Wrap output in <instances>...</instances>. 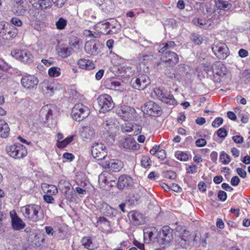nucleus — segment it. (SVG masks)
<instances>
[{"label":"nucleus","mask_w":250,"mask_h":250,"mask_svg":"<svg viewBox=\"0 0 250 250\" xmlns=\"http://www.w3.org/2000/svg\"><path fill=\"white\" fill-rule=\"evenodd\" d=\"M95 131L94 129L90 126H86L83 128L81 133V136L85 141H88L94 138Z\"/></svg>","instance_id":"obj_28"},{"label":"nucleus","mask_w":250,"mask_h":250,"mask_svg":"<svg viewBox=\"0 0 250 250\" xmlns=\"http://www.w3.org/2000/svg\"><path fill=\"white\" fill-rule=\"evenodd\" d=\"M215 4L218 9L225 11L231 7V4L225 0H215Z\"/></svg>","instance_id":"obj_36"},{"label":"nucleus","mask_w":250,"mask_h":250,"mask_svg":"<svg viewBox=\"0 0 250 250\" xmlns=\"http://www.w3.org/2000/svg\"><path fill=\"white\" fill-rule=\"evenodd\" d=\"M16 4H18L19 6H20L21 9L20 11H16V13L20 15H24L26 11V8H23V6L22 5L24 1L23 0H14Z\"/></svg>","instance_id":"obj_50"},{"label":"nucleus","mask_w":250,"mask_h":250,"mask_svg":"<svg viewBox=\"0 0 250 250\" xmlns=\"http://www.w3.org/2000/svg\"><path fill=\"white\" fill-rule=\"evenodd\" d=\"M165 177L169 179H175L176 177V174L173 171H167L165 173Z\"/></svg>","instance_id":"obj_64"},{"label":"nucleus","mask_w":250,"mask_h":250,"mask_svg":"<svg viewBox=\"0 0 250 250\" xmlns=\"http://www.w3.org/2000/svg\"><path fill=\"white\" fill-rule=\"evenodd\" d=\"M104 85L108 89L118 90L121 86V83L115 79H109L105 81Z\"/></svg>","instance_id":"obj_31"},{"label":"nucleus","mask_w":250,"mask_h":250,"mask_svg":"<svg viewBox=\"0 0 250 250\" xmlns=\"http://www.w3.org/2000/svg\"><path fill=\"white\" fill-rule=\"evenodd\" d=\"M157 234L155 228H146L144 230V239L146 243L154 241Z\"/></svg>","instance_id":"obj_24"},{"label":"nucleus","mask_w":250,"mask_h":250,"mask_svg":"<svg viewBox=\"0 0 250 250\" xmlns=\"http://www.w3.org/2000/svg\"><path fill=\"white\" fill-rule=\"evenodd\" d=\"M144 108L146 113L150 116H159L162 114L161 107L152 101L147 102L145 104Z\"/></svg>","instance_id":"obj_16"},{"label":"nucleus","mask_w":250,"mask_h":250,"mask_svg":"<svg viewBox=\"0 0 250 250\" xmlns=\"http://www.w3.org/2000/svg\"><path fill=\"white\" fill-rule=\"evenodd\" d=\"M151 96L153 97H156L157 99L167 104L174 105L176 103V101L172 94L159 88H155L151 93Z\"/></svg>","instance_id":"obj_9"},{"label":"nucleus","mask_w":250,"mask_h":250,"mask_svg":"<svg viewBox=\"0 0 250 250\" xmlns=\"http://www.w3.org/2000/svg\"><path fill=\"white\" fill-rule=\"evenodd\" d=\"M150 160L149 158L146 156H144L142 157L141 160V166L144 167L146 168L150 166Z\"/></svg>","instance_id":"obj_52"},{"label":"nucleus","mask_w":250,"mask_h":250,"mask_svg":"<svg viewBox=\"0 0 250 250\" xmlns=\"http://www.w3.org/2000/svg\"><path fill=\"white\" fill-rule=\"evenodd\" d=\"M10 128L7 123L0 120V136L2 138H6L9 134Z\"/></svg>","instance_id":"obj_34"},{"label":"nucleus","mask_w":250,"mask_h":250,"mask_svg":"<svg viewBox=\"0 0 250 250\" xmlns=\"http://www.w3.org/2000/svg\"><path fill=\"white\" fill-rule=\"evenodd\" d=\"M173 239V230L168 226H165L159 232V238H158V243L164 247L169 245V244Z\"/></svg>","instance_id":"obj_7"},{"label":"nucleus","mask_w":250,"mask_h":250,"mask_svg":"<svg viewBox=\"0 0 250 250\" xmlns=\"http://www.w3.org/2000/svg\"><path fill=\"white\" fill-rule=\"evenodd\" d=\"M72 50L70 47L61 46L58 48V53L61 57L65 58L71 54Z\"/></svg>","instance_id":"obj_38"},{"label":"nucleus","mask_w":250,"mask_h":250,"mask_svg":"<svg viewBox=\"0 0 250 250\" xmlns=\"http://www.w3.org/2000/svg\"><path fill=\"white\" fill-rule=\"evenodd\" d=\"M217 197L220 201L224 202L227 199V194L225 191L223 190H220L218 192Z\"/></svg>","instance_id":"obj_60"},{"label":"nucleus","mask_w":250,"mask_h":250,"mask_svg":"<svg viewBox=\"0 0 250 250\" xmlns=\"http://www.w3.org/2000/svg\"><path fill=\"white\" fill-rule=\"evenodd\" d=\"M114 185L117 186V188L120 190L126 189L132 187L133 184L132 178L127 175H122L119 178L117 182L113 181Z\"/></svg>","instance_id":"obj_15"},{"label":"nucleus","mask_w":250,"mask_h":250,"mask_svg":"<svg viewBox=\"0 0 250 250\" xmlns=\"http://www.w3.org/2000/svg\"><path fill=\"white\" fill-rule=\"evenodd\" d=\"M99 181H101L109 186L113 187L114 185H112L111 183L113 182V180L108 181L107 178L104 175V174H101L99 176Z\"/></svg>","instance_id":"obj_54"},{"label":"nucleus","mask_w":250,"mask_h":250,"mask_svg":"<svg viewBox=\"0 0 250 250\" xmlns=\"http://www.w3.org/2000/svg\"><path fill=\"white\" fill-rule=\"evenodd\" d=\"M120 145L125 149L132 150H138L140 148V145L131 137H126L121 140Z\"/></svg>","instance_id":"obj_20"},{"label":"nucleus","mask_w":250,"mask_h":250,"mask_svg":"<svg viewBox=\"0 0 250 250\" xmlns=\"http://www.w3.org/2000/svg\"><path fill=\"white\" fill-rule=\"evenodd\" d=\"M186 170L188 173L194 174L197 172V167L196 165L192 164L187 167Z\"/></svg>","instance_id":"obj_58"},{"label":"nucleus","mask_w":250,"mask_h":250,"mask_svg":"<svg viewBox=\"0 0 250 250\" xmlns=\"http://www.w3.org/2000/svg\"><path fill=\"white\" fill-rule=\"evenodd\" d=\"M223 123V119L221 117H217L216 118L212 123V126L213 127H218L220 126Z\"/></svg>","instance_id":"obj_56"},{"label":"nucleus","mask_w":250,"mask_h":250,"mask_svg":"<svg viewBox=\"0 0 250 250\" xmlns=\"http://www.w3.org/2000/svg\"><path fill=\"white\" fill-rule=\"evenodd\" d=\"M41 10V8L30 9L28 11L30 18L33 20L37 19Z\"/></svg>","instance_id":"obj_45"},{"label":"nucleus","mask_w":250,"mask_h":250,"mask_svg":"<svg viewBox=\"0 0 250 250\" xmlns=\"http://www.w3.org/2000/svg\"><path fill=\"white\" fill-rule=\"evenodd\" d=\"M42 90L47 96H51L54 92V83L45 80L42 83Z\"/></svg>","instance_id":"obj_30"},{"label":"nucleus","mask_w":250,"mask_h":250,"mask_svg":"<svg viewBox=\"0 0 250 250\" xmlns=\"http://www.w3.org/2000/svg\"><path fill=\"white\" fill-rule=\"evenodd\" d=\"M132 86L138 90H144L150 83L149 77L146 75H139L131 81Z\"/></svg>","instance_id":"obj_14"},{"label":"nucleus","mask_w":250,"mask_h":250,"mask_svg":"<svg viewBox=\"0 0 250 250\" xmlns=\"http://www.w3.org/2000/svg\"><path fill=\"white\" fill-rule=\"evenodd\" d=\"M58 186L60 188H62V189L65 188L67 190L70 189L71 184L68 181L64 179H61L59 182Z\"/></svg>","instance_id":"obj_47"},{"label":"nucleus","mask_w":250,"mask_h":250,"mask_svg":"<svg viewBox=\"0 0 250 250\" xmlns=\"http://www.w3.org/2000/svg\"><path fill=\"white\" fill-rule=\"evenodd\" d=\"M7 153L12 158L17 159H23L27 155L25 146L20 144H14L6 148Z\"/></svg>","instance_id":"obj_4"},{"label":"nucleus","mask_w":250,"mask_h":250,"mask_svg":"<svg viewBox=\"0 0 250 250\" xmlns=\"http://www.w3.org/2000/svg\"><path fill=\"white\" fill-rule=\"evenodd\" d=\"M212 50L214 55L219 59H226L229 55L228 47L223 42L214 43L212 47Z\"/></svg>","instance_id":"obj_13"},{"label":"nucleus","mask_w":250,"mask_h":250,"mask_svg":"<svg viewBox=\"0 0 250 250\" xmlns=\"http://www.w3.org/2000/svg\"><path fill=\"white\" fill-rule=\"evenodd\" d=\"M117 114L125 121L133 120L136 116L135 109L129 106L123 105L117 109Z\"/></svg>","instance_id":"obj_10"},{"label":"nucleus","mask_w":250,"mask_h":250,"mask_svg":"<svg viewBox=\"0 0 250 250\" xmlns=\"http://www.w3.org/2000/svg\"><path fill=\"white\" fill-rule=\"evenodd\" d=\"M91 154L97 160L104 159L107 155V149L102 143H94L91 148Z\"/></svg>","instance_id":"obj_11"},{"label":"nucleus","mask_w":250,"mask_h":250,"mask_svg":"<svg viewBox=\"0 0 250 250\" xmlns=\"http://www.w3.org/2000/svg\"><path fill=\"white\" fill-rule=\"evenodd\" d=\"M212 68L213 73L219 77L225 76L227 72L226 66L221 62H217L214 63Z\"/></svg>","instance_id":"obj_26"},{"label":"nucleus","mask_w":250,"mask_h":250,"mask_svg":"<svg viewBox=\"0 0 250 250\" xmlns=\"http://www.w3.org/2000/svg\"><path fill=\"white\" fill-rule=\"evenodd\" d=\"M189 158V155L184 152H179L177 154V158L181 161H187Z\"/></svg>","instance_id":"obj_51"},{"label":"nucleus","mask_w":250,"mask_h":250,"mask_svg":"<svg viewBox=\"0 0 250 250\" xmlns=\"http://www.w3.org/2000/svg\"><path fill=\"white\" fill-rule=\"evenodd\" d=\"M122 71L124 73V75L126 77H130L134 74V70L131 67L127 66L122 68Z\"/></svg>","instance_id":"obj_53"},{"label":"nucleus","mask_w":250,"mask_h":250,"mask_svg":"<svg viewBox=\"0 0 250 250\" xmlns=\"http://www.w3.org/2000/svg\"><path fill=\"white\" fill-rule=\"evenodd\" d=\"M48 74L51 77L55 78L59 77L61 74V69L58 67H51L48 69Z\"/></svg>","instance_id":"obj_40"},{"label":"nucleus","mask_w":250,"mask_h":250,"mask_svg":"<svg viewBox=\"0 0 250 250\" xmlns=\"http://www.w3.org/2000/svg\"><path fill=\"white\" fill-rule=\"evenodd\" d=\"M163 53L162 60L165 62H169L171 65H174L179 62V57L176 53L172 51H167Z\"/></svg>","instance_id":"obj_23"},{"label":"nucleus","mask_w":250,"mask_h":250,"mask_svg":"<svg viewBox=\"0 0 250 250\" xmlns=\"http://www.w3.org/2000/svg\"><path fill=\"white\" fill-rule=\"evenodd\" d=\"M69 44L75 48H79L80 44L79 38L75 36H71L69 38Z\"/></svg>","instance_id":"obj_46"},{"label":"nucleus","mask_w":250,"mask_h":250,"mask_svg":"<svg viewBox=\"0 0 250 250\" xmlns=\"http://www.w3.org/2000/svg\"><path fill=\"white\" fill-rule=\"evenodd\" d=\"M102 165L105 168H107L113 172H118L123 167L122 162L118 160H110L108 162L103 163Z\"/></svg>","instance_id":"obj_18"},{"label":"nucleus","mask_w":250,"mask_h":250,"mask_svg":"<svg viewBox=\"0 0 250 250\" xmlns=\"http://www.w3.org/2000/svg\"><path fill=\"white\" fill-rule=\"evenodd\" d=\"M84 34L85 36L89 38H98L100 37V34L99 33H93L91 31L89 30H85L84 31Z\"/></svg>","instance_id":"obj_55"},{"label":"nucleus","mask_w":250,"mask_h":250,"mask_svg":"<svg viewBox=\"0 0 250 250\" xmlns=\"http://www.w3.org/2000/svg\"><path fill=\"white\" fill-rule=\"evenodd\" d=\"M209 237L208 233L203 234L196 232L193 235L192 246L201 245L203 248H206L207 245V239Z\"/></svg>","instance_id":"obj_19"},{"label":"nucleus","mask_w":250,"mask_h":250,"mask_svg":"<svg viewBox=\"0 0 250 250\" xmlns=\"http://www.w3.org/2000/svg\"><path fill=\"white\" fill-rule=\"evenodd\" d=\"M97 102L101 113H106L114 107V103L111 97L108 94H102L97 98Z\"/></svg>","instance_id":"obj_5"},{"label":"nucleus","mask_w":250,"mask_h":250,"mask_svg":"<svg viewBox=\"0 0 250 250\" xmlns=\"http://www.w3.org/2000/svg\"><path fill=\"white\" fill-rule=\"evenodd\" d=\"M30 3L34 8L46 9L51 6L50 0H29Z\"/></svg>","instance_id":"obj_25"},{"label":"nucleus","mask_w":250,"mask_h":250,"mask_svg":"<svg viewBox=\"0 0 250 250\" xmlns=\"http://www.w3.org/2000/svg\"><path fill=\"white\" fill-rule=\"evenodd\" d=\"M132 128H133V130H132L131 135H137L141 132L142 127L140 125L137 124L133 125Z\"/></svg>","instance_id":"obj_61"},{"label":"nucleus","mask_w":250,"mask_h":250,"mask_svg":"<svg viewBox=\"0 0 250 250\" xmlns=\"http://www.w3.org/2000/svg\"><path fill=\"white\" fill-rule=\"evenodd\" d=\"M11 56L22 62L30 63L33 61V56L30 51L26 49H14L11 52Z\"/></svg>","instance_id":"obj_8"},{"label":"nucleus","mask_w":250,"mask_h":250,"mask_svg":"<svg viewBox=\"0 0 250 250\" xmlns=\"http://www.w3.org/2000/svg\"><path fill=\"white\" fill-rule=\"evenodd\" d=\"M21 211L25 217L34 222L43 218V211L41 207L36 204H29L21 208Z\"/></svg>","instance_id":"obj_1"},{"label":"nucleus","mask_w":250,"mask_h":250,"mask_svg":"<svg viewBox=\"0 0 250 250\" xmlns=\"http://www.w3.org/2000/svg\"><path fill=\"white\" fill-rule=\"evenodd\" d=\"M73 139L72 136L66 138L64 140L62 141H58L57 146L60 148L65 147L67 145L71 143Z\"/></svg>","instance_id":"obj_42"},{"label":"nucleus","mask_w":250,"mask_h":250,"mask_svg":"<svg viewBox=\"0 0 250 250\" xmlns=\"http://www.w3.org/2000/svg\"><path fill=\"white\" fill-rule=\"evenodd\" d=\"M175 46V42L172 41L162 43L159 45L158 51L160 53H164L167 49L173 48Z\"/></svg>","instance_id":"obj_37"},{"label":"nucleus","mask_w":250,"mask_h":250,"mask_svg":"<svg viewBox=\"0 0 250 250\" xmlns=\"http://www.w3.org/2000/svg\"><path fill=\"white\" fill-rule=\"evenodd\" d=\"M77 64L80 68L85 70H91L95 67V65L93 62L84 59H80Z\"/></svg>","instance_id":"obj_32"},{"label":"nucleus","mask_w":250,"mask_h":250,"mask_svg":"<svg viewBox=\"0 0 250 250\" xmlns=\"http://www.w3.org/2000/svg\"><path fill=\"white\" fill-rule=\"evenodd\" d=\"M11 225L15 230H21L25 227V224L17 215L11 217Z\"/></svg>","instance_id":"obj_29"},{"label":"nucleus","mask_w":250,"mask_h":250,"mask_svg":"<svg viewBox=\"0 0 250 250\" xmlns=\"http://www.w3.org/2000/svg\"><path fill=\"white\" fill-rule=\"evenodd\" d=\"M128 216L130 221L135 226L141 225L145 222L143 214L136 210L130 211Z\"/></svg>","instance_id":"obj_21"},{"label":"nucleus","mask_w":250,"mask_h":250,"mask_svg":"<svg viewBox=\"0 0 250 250\" xmlns=\"http://www.w3.org/2000/svg\"><path fill=\"white\" fill-rule=\"evenodd\" d=\"M220 160L224 165H228L231 161L230 157L225 151H222L220 155Z\"/></svg>","instance_id":"obj_44"},{"label":"nucleus","mask_w":250,"mask_h":250,"mask_svg":"<svg viewBox=\"0 0 250 250\" xmlns=\"http://www.w3.org/2000/svg\"><path fill=\"white\" fill-rule=\"evenodd\" d=\"M133 126V124L131 123H125L122 125V131L124 133H131L132 132V128Z\"/></svg>","instance_id":"obj_49"},{"label":"nucleus","mask_w":250,"mask_h":250,"mask_svg":"<svg viewBox=\"0 0 250 250\" xmlns=\"http://www.w3.org/2000/svg\"><path fill=\"white\" fill-rule=\"evenodd\" d=\"M85 51L89 54L95 55L98 54V47L93 41L87 42L84 47Z\"/></svg>","instance_id":"obj_33"},{"label":"nucleus","mask_w":250,"mask_h":250,"mask_svg":"<svg viewBox=\"0 0 250 250\" xmlns=\"http://www.w3.org/2000/svg\"><path fill=\"white\" fill-rule=\"evenodd\" d=\"M193 235L188 231L184 229L176 235L175 243L178 248H186L192 246Z\"/></svg>","instance_id":"obj_3"},{"label":"nucleus","mask_w":250,"mask_h":250,"mask_svg":"<svg viewBox=\"0 0 250 250\" xmlns=\"http://www.w3.org/2000/svg\"><path fill=\"white\" fill-rule=\"evenodd\" d=\"M21 82L24 88L31 90L36 88L39 83V80L34 75L26 74L22 76Z\"/></svg>","instance_id":"obj_12"},{"label":"nucleus","mask_w":250,"mask_h":250,"mask_svg":"<svg viewBox=\"0 0 250 250\" xmlns=\"http://www.w3.org/2000/svg\"><path fill=\"white\" fill-rule=\"evenodd\" d=\"M82 245L88 250H94V246L92 245V241L90 237L88 236L83 237L81 240Z\"/></svg>","instance_id":"obj_39"},{"label":"nucleus","mask_w":250,"mask_h":250,"mask_svg":"<svg viewBox=\"0 0 250 250\" xmlns=\"http://www.w3.org/2000/svg\"><path fill=\"white\" fill-rule=\"evenodd\" d=\"M192 41L196 44H200L202 43L200 36L196 34H192L191 37Z\"/></svg>","instance_id":"obj_63"},{"label":"nucleus","mask_w":250,"mask_h":250,"mask_svg":"<svg viewBox=\"0 0 250 250\" xmlns=\"http://www.w3.org/2000/svg\"><path fill=\"white\" fill-rule=\"evenodd\" d=\"M25 231L29 232L28 241L32 242L36 247L41 246L43 243L44 237L42 234L31 231L30 229H26Z\"/></svg>","instance_id":"obj_17"},{"label":"nucleus","mask_w":250,"mask_h":250,"mask_svg":"<svg viewBox=\"0 0 250 250\" xmlns=\"http://www.w3.org/2000/svg\"><path fill=\"white\" fill-rule=\"evenodd\" d=\"M44 201L48 204H53L54 201L53 197L50 194H45L43 196Z\"/></svg>","instance_id":"obj_62"},{"label":"nucleus","mask_w":250,"mask_h":250,"mask_svg":"<svg viewBox=\"0 0 250 250\" xmlns=\"http://www.w3.org/2000/svg\"><path fill=\"white\" fill-rule=\"evenodd\" d=\"M217 134L220 138L224 139L227 136V131L224 127H222L217 130Z\"/></svg>","instance_id":"obj_59"},{"label":"nucleus","mask_w":250,"mask_h":250,"mask_svg":"<svg viewBox=\"0 0 250 250\" xmlns=\"http://www.w3.org/2000/svg\"><path fill=\"white\" fill-rule=\"evenodd\" d=\"M43 187L44 188H46V191L47 194L55 195L58 193V189L55 186L45 184Z\"/></svg>","instance_id":"obj_43"},{"label":"nucleus","mask_w":250,"mask_h":250,"mask_svg":"<svg viewBox=\"0 0 250 250\" xmlns=\"http://www.w3.org/2000/svg\"><path fill=\"white\" fill-rule=\"evenodd\" d=\"M102 127L107 133L111 132L115 128V124L113 119H108L102 124Z\"/></svg>","instance_id":"obj_35"},{"label":"nucleus","mask_w":250,"mask_h":250,"mask_svg":"<svg viewBox=\"0 0 250 250\" xmlns=\"http://www.w3.org/2000/svg\"><path fill=\"white\" fill-rule=\"evenodd\" d=\"M18 29L9 23L0 22V37L10 41L14 39L18 33Z\"/></svg>","instance_id":"obj_2"},{"label":"nucleus","mask_w":250,"mask_h":250,"mask_svg":"<svg viewBox=\"0 0 250 250\" xmlns=\"http://www.w3.org/2000/svg\"><path fill=\"white\" fill-rule=\"evenodd\" d=\"M90 113L89 108L82 103L76 104L72 110V116L74 120L81 121L87 117Z\"/></svg>","instance_id":"obj_6"},{"label":"nucleus","mask_w":250,"mask_h":250,"mask_svg":"<svg viewBox=\"0 0 250 250\" xmlns=\"http://www.w3.org/2000/svg\"><path fill=\"white\" fill-rule=\"evenodd\" d=\"M193 22L196 25H200L201 27H206L208 24V21L202 19H194Z\"/></svg>","instance_id":"obj_48"},{"label":"nucleus","mask_w":250,"mask_h":250,"mask_svg":"<svg viewBox=\"0 0 250 250\" xmlns=\"http://www.w3.org/2000/svg\"><path fill=\"white\" fill-rule=\"evenodd\" d=\"M10 22L14 26L21 27L22 25V22L21 20L16 17L12 18Z\"/></svg>","instance_id":"obj_57"},{"label":"nucleus","mask_w":250,"mask_h":250,"mask_svg":"<svg viewBox=\"0 0 250 250\" xmlns=\"http://www.w3.org/2000/svg\"><path fill=\"white\" fill-rule=\"evenodd\" d=\"M55 109V106L53 104H46L44 105L40 111L42 116H45L46 120L51 119L53 116V111Z\"/></svg>","instance_id":"obj_27"},{"label":"nucleus","mask_w":250,"mask_h":250,"mask_svg":"<svg viewBox=\"0 0 250 250\" xmlns=\"http://www.w3.org/2000/svg\"><path fill=\"white\" fill-rule=\"evenodd\" d=\"M95 27L101 33L104 35L112 34L115 32L111 29L113 28V25L108 22H98L95 25Z\"/></svg>","instance_id":"obj_22"},{"label":"nucleus","mask_w":250,"mask_h":250,"mask_svg":"<svg viewBox=\"0 0 250 250\" xmlns=\"http://www.w3.org/2000/svg\"><path fill=\"white\" fill-rule=\"evenodd\" d=\"M67 21L66 19L61 17L55 22L56 28L58 30H63L67 25Z\"/></svg>","instance_id":"obj_41"}]
</instances>
